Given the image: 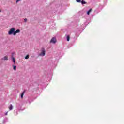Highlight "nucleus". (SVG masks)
<instances>
[{
    "mask_svg": "<svg viewBox=\"0 0 124 124\" xmlns=\"http://www.w3.org/2000/svg\"><path fill=\"white\" fill-rule=\"evenodd\" d=\"M92 11V9H90L88 12H87V15H90V12Z\"/></svg>",
    "mask_w": 124,
    "mask_h": 124,
    "instance_id": "12",
    "label": "nucleus"
},
{
    "mask_svg": "<svg viewBox=\"0 0 124 124\" xmlns=\"http://www.w3.org/2000/svg\"><path fill=\"white\" fill-rule=\"evenodd\" d=\"M5 115L7 116V112L5 113Z\"/></svg>",
    "mask_w": 124,
    "mask_h": 124,
    "instance_id": "17",
    "label": "nucleus"
},
{
    "mask_svg": "<svg viewBox=\"0 0 124 124\" xmlns=\"http://www.w3.org/2000/svg\"><path fill=\"white\" fill-rule=\"evenodd\" d=\"M0 12H1V10H0Z\"/></svg>",
    "mask_w": 124,
    "mask_h": 124,
    "instance_id": "18",
    "label": "nucleus"
},
{
    "mask_svg": "<svg viewBox=\"0 0 124 124\" xmlns=\"http://www.w3.org/2000/svg\"><path fill=\"white\" fill-rule=\"evenodd\" d=\"M28 21V19H27V18L24 19V22H27Z\"/></svg>",
    "mask_w": 124,
    "mask_h": 124,
    "instance_id": "15",
    "label": "nucleus"
},
{
    "mask_svg": "<svg viewBox=\"0 0 124 124\" xmlns=\"http://www.w3.org/2000/svg\"><path fill=\"white\" fill-rule=\"evenodd\" d=\"M45 52H46V51L45 50V49H44V48H43L42 49V51L40 53V54H39V56H41L42 57H44V56H45Z\"/></svg>",
    "mask_w": 124,
    "mask_h": 124,
    "instance_id": "2",
    "label": "nucleus"
},
{
    "mask_svg": "<svg viewBox=\"0 0 124 124\" xmlns=\"http://www.w3.org/2000/svg\"><path fill=\"white\" fill-rule=\"evenodd\" d=\"M20 32V29H17L16 31H14V35H16L17 33H19Z\"/></svg>",
    "mask_w": 124,
    "mask_h": 124,
    "instance_id": "4",
    "label": "nucleus"
},
{
    "mask_svg": "<svg viewBox=\"0 0 124 124\" xmlns=\"http://www.w3.org/2000/svg\"><path fill=\"white\" fill-rule=\"evenodd\" d=\"M8 60V57L7 56H5L3 58H2V61H7Z\"/></svg>",
    "mask_w": 124,
    "mask_h": 124,
    "instance_id": "6",
    "label": "nucleus"
},
{
    "mask_svg": "<svg viewBox=\"0 0 124 124\" xmlns=\"http://www.w3.org/2000/svg\"><path fill=\"white\" fill-rule=\"evenodd\" d=\"M9 111H11V110H12V109H13V106H12V105H10V106L8 107Z\"/></svg>",
    "mask_w": 124,
    "mask_h": 124,
    "instance_id": "5",
    "label": "nucleus"
},
{
    "mask_svg": "<svg viewBox=\"0 0 124 124\" xmlns=\"http://www.w3.org/2000/svg\"><path fill=\"white\" fill-rule=\"evenodd\" d=\"M12 60L14 63V64H16V61H15V58L14 57H12Z\"/></svg>",
    "mask_w": 124,
    "mask_h": 124,
    "instance_id": "7",
    "label": "nucleus"
},
{
    "mask_svg": "<svg viewBox=\"0 0 124 124\" xmlns=\"http://www.w3.org/2000/svg\"><path fill=\"white\" fill-rule=\"evenodd\" d=\"M70 39V37L69 36V35H68L67 36V41H69Z\"/></svg>",
    "mask_w": 124,
    "mask_h": 124,
    "instance_id": "10",
    "label": "nucleus"
},
{
    "mask_svg": "<svg viewBox=\"0 0 124 124\" xmlns=\"http://www.w3.org/2000/svg\"><path fill=\"white\" fill-rule=\"evenodd\" d=\"M14 31H15V28H12L9 31L8 34H9V35H11V34H13V35H14Z\"/></svg>",
    "mask_w": 124,
    "mask_h": 124,
    "instance_id": "1",
    "label": "nucleus"
},
{
    "mask_svg": "<svg viewBox=\"0 0 124 124\" xmlns=\"http://www.w3.org/2000/svg\"><path fill=\"white\" fill-rule=\"evenodd\" d=\"M81 4H86V3H87V2H86L85 1H84V0H82L81 1Z\"/></svg>",
    "mask_w": 124,
    "mask_h": 124,
    "instance_id": "11",
    "label": "nucleus"
},
{
    "mask_svg": "<svg viewBox=\"0 0 124 124\" xmlns=\"http://www.w3.org/2000/svg\"><path fill=\"white\" fill-rule=\"evenodd\" d=\"M25 91L23 92V93H22L21 95V98H23V96H24V94H25Z\"/></svg>",
    "mask_w": 124,
    "mask_h": 124,
    "instance_id": "9",
    "label": "nucleus"
},
{
    "mask_svg": "<svg viewBox=\"0 0 124 124\" xmlns=\"http://www.w3.org/2000/svg\"><path fill=\"white\" fill-rule=\"evenodd\" d=\"M77 2L80 3L81 2V0H76Z\"/></svg>",
    "mask_w": 124,
    "mask_h": 124,
    "instance_id": "14",
    "label": "nucleus"
},
{
    "mask_svg": "<svg viewBox=\"0 0 124 124\" xmlns=\"http://www.w3.org/2000/svg\"><path fill=\"white\" fill-rule=\"evenodd\" d=\"M20 0H17L16 1V3H17V2H19V1H20Z\"/></svg>",
    "mask_w": 124,
    "mask_h": 124,
    "instance_id": "16",
    "label": "nucleus"
},
{
    "mask_svg": "<svg viewBox=\"0 0 124 124\" xmlns=\"http://www.w3.org/2000/svg\"><path fill=\"white\" fill-rule=\"evenodd\" d=\"M25 59L26 60H28V59H29V54H28L25 57Z\"/></svg>",
    "mask_w": 124,
    "mask_h": 124,
    "instance_id": "13",
    "label": "nucleus"
},
{
    "mask_svg": "<svg viewBox=\"0 0 124 124\" xmlns=\"http://www.w3.org/2000/svg\"><path fill=\"white\" fill-rule=\"evenodd\" d=\"M57 42V39L56 37H53L50 40V43H56Z\"/></svg>",
    "mask_w": 124,
    "mask_h": 124,
    "instance_id": "3",
    "label": "nucleus"
},
{
    "mask_svg": "<svg viewBox=\"0 0 124 124\" xmlns=\"http://www.w3.org/2000/svg\"><path fill=\"white\" fill-rule=\"evenodd\" d=\"M13 67V69L15 71L17 70V66H15V65H12Z\"/></svg>",
    "mask_w": 124,
    "mask_h": 124,
    "instance_id": "8",
    "label": "nucleus"
}]
</instances>
